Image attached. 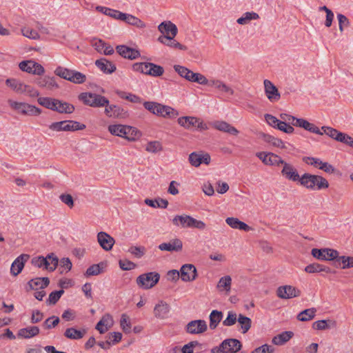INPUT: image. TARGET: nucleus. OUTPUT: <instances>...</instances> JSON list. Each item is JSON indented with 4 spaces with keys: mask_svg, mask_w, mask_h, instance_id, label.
<instances>
[{
    "mask_svg": "<svg viewBox=\"0 0 353 353\" xmlns=\"http://www.w3.org/2000/svg\"><path fill=\"white\" fill-rule=\"evenodd\" d=\"M108 130L112 135L121 137L130 141H134L141 136V133L137 128L130 125H110Z\"/></svg>",
    "mask_w": 353,
    "mask_h": 353,
    "instance_id": "f257e3e1",
    "label": "nucleus"
},
{
    "mask_svg": "<svg viewBox=\"0 0 353 353\" xmlns=\"http://www.w3.org/2000/svg\"><path fill=\"white\" fill-rule=\"evenodd\" d=\"M300 184L312 190H320L329 187V183L326 179L319 175L309 173H305L301 176Z\"/></svg>",
    "mask_w": 353,
    "mask_h": 353,
    "instance_id": "f03ea898",
    "label": "nucleus"
},
{
    "mask_svg": "<svg viewBox=\"0 0 353 353\" xmlns=\"http://www.w3.org/2000/svg\"><path fill=\"white\" fill-rule=\"evenodd\" d=\"M143 106L152 114L163 117L174 118L179 114L177 110L170 106L164 105L157 102L145 101Z\"/></svg>",
    "mask_w": 353,
    "mask_h": 353,
    "instance_id": "7ed1b4c3",
    "label": "nucleus"
},
{
    "mask_svg": "<svg viewBox=\"0 0 353 353\" xmlns=\"http://www.w3.org/2000/svg\"><path fill=\"white\" fill-rule=\"evenodd\" d=\"M172 223L175 226L196 228L199 230H204L206 227V225L203 221L197 220L186 214L175 216L172 219Z\"/></svg>",
    "mask_w": 353,
    "mask_h": 353,
    "instance_id": "20e7f679",
    "label": "nucleus"
},
{
    "mask_svg": "<svg viewBox=\"0 0 353 353\" xmlns=\"http://www.w3.org/2000/svg\"><path fill=\"white\" fill-rule=\"evenodd\" d=\"M174 70L183 78L190 82H195L201 85H207L208 80L201 73L194 72L188 68L179 65H174Z\"/></svg>",
    "mask_w": 353,
    "mask_h": 353,
    "instance_id": "39448f33",
    "label": "nucleus"
},
{
    "mask_svg": "<svg viewBox=\"0 0 353 353\" xmlns=\"http://www.w3.org/2000/svg\"><path fill=\"white\" fill-rule=\"evenodd\" d=\"M85 128L84 124L72 120L53 122L49 125V129L54 132H73Z\"/></svg>",
    "mask_w": 353,
    "mask_h": 353,
    "instance_id": "423d86ee",
    "label": "nucleus"
},
{
    "mask_svg": "<svg viewBox=\"0 0 353 353\" xmlns=\"http://www.w3.org/2000/svg\"><path fill=\"white\" fill-rule=\"evenodd\" d=\"M79 99L81 100L85 105L94 107L100 108L104 107L105 105L109 104V100L100 94L91 93V92H83L79 95Z\"/></svg>",
    "mask_w": 353,
    "mask_h": 353,
    "instance_id": "0eeeda50",
    "label": "nucleus"
},
{
    "mask_svg": "<svg viewBox=\"0 0 353 353\" xmlns=\"http://www.w3.org/2000/svg\"><path fill=\"white\" fill-rule=\"evenodd\" d=\"M160 274L156 272H150L139 275L137 279V285L145 290L154 287L159 281Z\"/></svg>",
    "mask_w": 353,
    "mask_h": 353,
    "instance_id": "6e6552de",
    "label": "nucleus"
},
{
    "mask_svg": "<svg viewBox=\"0 0 353 353\" xmlns=\"http://www.w3.org/2000/svg\"><path fill=\"white\" fill-rule=\"evenodd\" d=\"M8 103L12 108L17 110L23 114L37 116L41 113V110L40 108L26 103L9 100Z\"/></svg>",
    "mask_w": 353,
    "mask_h": 353,
    "instance_id": "1a4fd4ad",
    "label": "nucleus"
},
{
    "mask_svg": "<svg viewBox=\"0 0 353 353\" xmlns=\"http://www.w3.org/2000/svg\"><path fill=\"white\" fill-rule=\"evenodd\" d=\"M311 253L314 258L323 261L336 260L339 254L337 250L330 248H313Z\"/></svg>",
    "mask_w": 353,
    "mask_h": 353,
    "instance_id": "9d476101",
    "label": "nucleus"
},
{
    "mask_svg": "<svg viewBox=\"0 0 353 353\" xmlns=\"http://www.w3.org/2000/svg\"><path fill=\"white\" fill-rule=\"evenodd\" d=\"M178 123L185 129L196 128L200 130L207 129L205 123L200 121L199 119L194 117H181L177 120Z\"/></svg>",
    "mask_w": 353,
    "mask_h": 353,
    "instance_id": "9b49d317",
    "label": "nucleus"
},
{
    "mask_svg": "<svg viewBox=\"0 0 353 353\" xmlns=\"http://www.w3.org/2000/svg\"><path fill=\"white\" fill-rule=\"evenodd\" d=\"M19 66L22 71L33 74L42 75L45 72L44 68L41 64L32 60L23 61Z\"/></svg>",
    "mask_w": 353,
    "mask_h": 353,
    "instance_id": "f8f14e48",
    "label": "nucleus"
},
{
    "mask_svg": "<svg viewBox=\"0 0 353 353\" xmlns=\"http://www.w3.org/2000/svg\"><path fill=\"white\" fill-rule=\"evenodd\" d=\"M301 294L300 290L290 285L280 286L276 290L277 296L282 299H290L298 297Z\"/></svg>",
    "mask_w": 353,
    "mask_h": 353,
    "instance_id": "ddd939ff",
    "label": "nucleus"
},
{
    "mask_svg": "<svg viewBox=\"0 0 353 353\" xmlns=\"http://www.w3.org/2000/svg\"><path fill=\"white\" fill-rule=\"evenodd\" d=\"M256 156L266 165L279 166L283 160L277 154L272 152H259Z\"/></svg>",
    "mask_w": 353,
    "mask_h": 353,
    "instance_id": "4468645a",
    "label": "nucleus"
},
{
    "mask_svg": "<svg viewBox=\"0 0 353 353\" xmlns=\"http://www.w3.org/2000/svg\"><path fill=\"white\" fill-rule=\"evenodd\" d=\"M283 168L281 171V175L286 179L293 182H301V176L299 174L297 170L290 163L283 161V163H281Z\"/></svg>",
    "mask_w": 353,
    "mask_h": 353,
    "instance_id": "2eb2a0df",
    "label": "nucleus"
},
{
    "mask_svg": "<svg viewBox=\"0 0 353 353\" xmlns=\"http://www.w3.org/2000/svg\"><path fill=\"white\" fill-rule=\"evenodd\" d=\"M263 84L264 92L268 100L273 103L278 101L281 99L278 88L268 79L264 80Z\"/></svg>",
    "mask_w": 353,
    "mask_h": 353,
    "instance_id": "dca6fc26",
    "label": "nucleus"
},
{
    "mask_svg": "<svg viewBox=\"0 0 353 353\" xmlns=\"http://www.w3.org/2000/svg\"><path fill=\"white\" fill-rule=\"evenodd\" d=\"M188 160L192 166L199 167L201 163L209 165L211 158L208 153L194 152L190 154Z\"/></svg>",
    "mask_w": 353,
    "mask_h": 353,
    "instance_id": "f3484780",
    "label": "nucleus"
},
{
    "mask_svg": "<svg viewBox=\"0 0 353 353\" xmlns=\"http://www.w3.org/2000/svg\"><path fill=\"white\" fill-rule=\"evenodd\" d=\"M208 325L204 320H194L190 321L186 325V332L191 334H199L205 332Z\"/></svg>",
    "mask_w": 353,
    "mask_h": 353,
    "instance_id": "a211bd4d",
    "label": "nucleus"
},
{
    "mask_svg": "<svg viewBox=\"0 0 353 353\" xmlns=\"http://www.w3.org/2000/svg\"><path fill=\"white\" fill-rule=\"evenodd\" d=\"M181 279L183 281L188 282L196 279L197 271L195 266L192 264L183 265L180 269Z\"/></svg>",
    "mask_w": 353,
    "mask_h": 353,
    "instance_id": "6ab92c4d",
    "label": "nucleus"
},
{
    "mask_svg": "<svg viewBox=\"0 0 353 353\" xmlns=\"http://www.w3.org/2000/svg\"><path fill=\"white\" fill-rule=\"evenodd\" d=\"M158 30L162 34L161 37H176L178 33L176 26L170 21H164L158 26Z\"/></svg>",
    "mask_w": 353,
    "mask_h": 353,
    "instance_id": "aec40b11",
    "label": "nucleus"
},
{
    "mask_svg": "<svg viewBox=\"0 0 353 353\" xmlns=\"http://www.w3.org/2000/svg\"><path fill=\"white\" fill-rule=\"evenodd\" d=\"M116 50L122 57L130 60L136 59L141 56L140 52L137 49L125 45L117 46Z\"/></svg>",
    "mask_w": 353,
    "mask_h": 353,
    "instance_id": "412c9836",
    "label": "nucleus"
},
{
    "mask_svg": "<svg viewBox=\"0 0 353 353\" xmlns=\"http://www.w3.org/2000/svg\"><path fill=\"white\" fill-rule=\"evenodd\" d=\"M97 241L105 251L111 250L115 243L114 239L105 232H99L97 234Z\"/></svg>",
    "mask_w": 353,
    "mask_h": 353,
    "instance_id": "4be33fe9",
    "label": "nucleus"
},
{
    "mask_svg": "<svg viewBox=\"0 0 353 353\" xmlns=\"http://www.w3.org/2000/svg\"><path fill=\"white\" fill-rule=\"evenodd\" d=\"M221 347L224 349L225 353H236L241 349L242 345L238 339H228L222 341Z\"/></svg>",
    "mask_w": 353,
    "mask_h": 353,
    "instance_id": "5701e85b",
    "label": "nucleus"
},
{
    "mask_svg": "<svg viewBox=\"0 0 353 353\" xmlns=\"http://www.w3.org/2000/svg\"><path fill=\"white\" fill-rule=\"evenodd\" d=\"M293 126L303 128L316 134L323 135L322 131L317 126L304 119L297 118L294 123H293Z\"/></svg>",
    "mask_w": 353,
    "mask_h": 353,
    "instance_id": "b1692460",
    "label": "nucleus"
},
{
    "mask_svg": "<svg viewBox=\"0 0 353 353\" xmlns=\"http://www.w3.org/2000/svg\"><path fill=\"white\" fill-rule=\"evenodd\" d=\"M158 248L161 251L179 252L183 248V243L179 239H174L169 242L161 243Z\"/></svg>",
    "mask_w": 353,
    "mask_h": 353,
    "instance_id": "393cba45",
    "label": "nucleus"
},
{
    "mask_svg": "<svg viewBox=\"0 0 353 353\" xmlns=\"http://www.w3.org/2000/svg\"><path fill=\"white\" fill-rule=\"evenodd\" d=\"M170 307L164 301H160L154 307V315L156 318L165 319L168 316Z\"/></svg>",
    "mask_w": 353,
    "mask_h": 353,
    "instance_id": "a878e982",
    "label": "nucleus"
},
{
    "mask_svg": "<svg viewBox=\"0 0 353 353\" xmlns=\"http://www.w3.org/2000/svg\"><path fill=\"white\" fill-rule=\"evenodd\" d=\"M29 259L28 254H21L12 263L10 272L13 276H17L22 271L25 262Z\"/></svg>",
    "mask_w": 353,
    "mask_h": 353,
    "instance_id": "bb28decb",
    "label": "nucleus"
},
{
    "mask_svg": "<svg viewBox=\"0 0 353 353\" xmlns=\"http://www.w3.org/2000/svg\"><path fill=\"white\" fill-rule=\"evenodd\" d=\"M105 107V113L108 117L124 118L127 116V112L120 106L108 104Z\"/></svg>",
    "mask_w": 353,
    "mask_h": 353,
    "instance_id": "cd10ccee",
    "label": "nucleus"
},
{
    "mask_svg": "<svg viewBox=\"0 0 353 353\" xmlns=\"http://www.w3.org/2000/svg\"><path fill=\"white\" fill-rule=\"evenodd\" d=\"M212 126L217 130L226 132L234 136H236L239 132L236 128H234L230 123H227L226 121H214L212 123Z\"/></svg>",
    "mask_w": 353,
    "mask_h": 353,
    "instance_id": "c85d7f7f",
    "label": "nucleus"
},
{
    "mask_svg": "<svg viewBox=\"0 0 353 353\" xmlns=\"http://www.w3.org/2000/svg\"><path fill=\"white\" fill-rule=\"evenodd\" d=\"M92 46L99 52H103L105 55H110L114 53L113 48L101 39H93Z\"/></svg>",
    "mask_w": 353,
    "mask_h": 353,
    "instance_id": "c756f323",
    "label": "nucleus"
},
{
    "mask_svg": "<svg viewBox=\"0 0 353 353\" xmlns=\"http://www.w3.org/2000/svg\"><path fill=\"white\" fill-rule=\"evenodd\" d=\"M96 66L105 74H112L116 70V65L106 59L102 58L95 61Z\"/></svg>",
    "mask_w": 353,
    "mask_h": 353,
    "instance_id": "7c9ffc66",
    "label": "nucleus"
},
{
    "mask_svg": "<svg viewBox=\"0 0 353 353\" xmlns=\"http://www.w3.org/2000/svg\"><path fill=\"white\" fill-rule=\"evenodd\" d=\"M37 84L41 88H46L48 90H54L59 88L54 77H39L36 81Z\"/></svg>",
    "mask_w": 353,
    "mask_h": 353,
    "instance_id": "2f4dec72",
    "label": "nucleus"
},
{
    "mask_svg": "<svg viewBox=\"0 0 353 353\" xmlns=\"http://www.w3.org/2000/svg\"><path fill=\"white\" fill-rule=\"evenodd\" d=\"M175 37H159L158 41L162 44H164L168 47L173 48H178L181 50H185L187 47L179 43L176 40L174 39Z\"/></svg>",
    "mask_w": 353,
    "mask_h": 353,
    "instance_id": "473e14b6",
    "label": "nucleus"
},
{
    "mask_svg": "<svg viewBox=\"0 0 353 353\" xmlns=\"http://www.w3.org/2000/svg\"><path fill=\"white\" fill-rule=\"evenodd\" d=\"M321 130L323 131V134H325L327 135L329 137L341 142L344 139V137L345 133L338 131L336 129L333 128L329 126H322Z\"/></svg>",
    "mask_w": 353,
    "mask_h": 353,
    "instance_id": "72a5a7b5",
    "label": "nucleus"
},
{
    "mask_svg": "<svg viewBox=\"0 0 353 353\" xmlns=\"http://www.w3.org/2000/svg\"><path fill=\"white\" fill-rule=\"evenodd\" d=\"M74 110V106L69 103L57 99L53 111L60 114H71Z\"/></svg>",
    "mask_w": 353,
    "mask_h": 353,
    "instance_id": "f704fd0d",
    "label": "nucleus"
},
{
    "mask_svg": "<svg viewBox=\"0 0 353 353\" xmlns=\"http://www.w3.org/2000/svg\"><path fill=\"white\" fill-rule=\"evenodd\" d=\"M225 222L233 229H239L243 231H250L251 230L248 225L235 217H228L225 219Z\"/></svg>",
    "mask_w": 353,
    "mask_h": 353,
    "instance_id": "c9c22d12",
    "label": "nucleus"
},
{
    "mask_svg": "<svg viewBox=\"0 0 353 353\" xmlns=\"http://www.w3.org/2000/svg\"><path fill=\"white\" fill-rule=\"evenodd\" d=\"M294 335L291 331L283 332L273 337L272 342L276 345H283L290 341Z\"/></svg>",
    "mask_w": 353,
    "mask_h": 353,
    "instance_id": "e433bc0d",
    "label": "nucleus"
},
{
    "mask_svg": "<svg viewBox=\"0 0 353 353\" xmlns=\"http://www.w3.org/2000/svg\"><path fill=\"white\" fill-rule=\"evenodd\" d=\"M39 334V328L37 326H30L21 328L19 330L17 336L23 339H30Z\"/></svg>",
    "mask_w": 353,
    "mask_h": 353,
    "instance_id": "4c0bfd02",
    "label": "nucleus"
},
{
    "mask_svg": "<svg viewBox=\"0 0 353 353\" xmlns=\"http://www.w3.org/2000/svg\"><path fill=\"white\" fill-rule=\"evenodd\" d=\"M49 283L50 280L48 277H37L29 281L28 285L32 290H37V288L43 289L46 288Z\"/></svg>",
    "mask_w": 353,
    "mask_h": 353,
    "instance_id": "58836bf2",
    "label": "nucleus"
},
{
    "mask_svg": "<svg viewBox=\"0 0 353 353\" xmlns=\"http://www.w3.org/2000/svg\"><path fill=\"white\" fill-rule=\"evenodd\" d=\"M85 334L86 330L85 329L77 330L74 327H69L65 330L64 336L70 339L79 340L82 339Z\"/></svg>",
    "mask_w": 353,
    "mask_h": 353,
    "instance_id": "ea45409f",
    "label": "nucleus"
},
{
    "mask_svg": "<svg viewBox=\"0 0 353 353\" xmlns=\"http://www.w3.org/2000/svg\"><path fill=\"white\" fill-rule=\"evenodd\" d=\"M305 271L306 272L310 273V274L319 273V272H323L325 273H331L332 272V270L329 267L317 263H314L307 265L305 268Z\"/></svg>",
    "mask_w": 353,
    "mask_h": 353,
    "instance_id": "a19ab883",
    "label": "nucleus"
},
{
    "mask_svg": "<svg viewBox=\"0 0 353 353\" xmlns=\"http://www.w3.org/2000/svg\"><path fill=\"white\" fill-rule=\"evenodd\" d=\"M210 86H213L216 88L219 91L224 93H228L230 95L234 94L232 88L227 85L224 82L220 80H211L208 83Z\"/></svg>",
    "mask_w": 353,
    "mask_h": 353,
    "instance_id": "79ce46f5",
    "label": "nucleus"
},
{
    "mask_svg": "<svg viewBox=\"0 0 353 353\" xmlns=\"http://www.w3.org/2000/svg\"><path fill=\"white\" fill-rule=\"evenodd\" d=\"M259 19V15L255 12H246L241 17H239L236 22L239 25H247L252 20Z\"/></svg>",
    "mask_w": 353,
    "mask_h": 353,
    "instance_id": "37998d69",
    "label": "nucleus"
},
{
    "mask_svg": "<svg viewBox=\"0 0 353 353\" xmlns=\"http://www.w3.org/2000/svg\"><path fill=\"white\" fill-rule=\"evenodd\" d=\"M223 317V313L221 311L212 310L210 314V328L214 330Z\"/></svg>",
    "mask_w": 353,
    "mask_h": 353,
    "instance_id": "c03bdc74",
    "label": "nucleus"
},
{
    "mask_svg": "<svg viewBox=\"0 0 353 353\" xmlns=\"http://www.w3.org/2000/svg\"><path fill=\"white\" fill-rule=\"evenodd\" d=\"M144 202L146 205L154 208H160L165 209L168 205V201L161 198H157L154 200L145 199Z\"/></svg>",
    "mask_w": 353,
    "mask_h": 353,
    "instance_id": "a18cd8bd",
    "label": "nucleus"
},
{
    "mask_svg": "<svg viewBox=\"0 0 353 353\" xmlns=\"http://www.w3.org/2000/svg\"><path fill=\"white\" fill-rule=\"evenodd\" d=\"M316 312V309L314 307L305 309L297 315V319L301 321H307L312 320L314 318Z\"/></svg>",
    "mask_w": 353,
    "mask_h": 353,
    "instance_id": "49530a36",
    "label": "nucleus"
},
{
    "mask_svg": "<svg viewBox=\"0 0 353 353\" xmlns=\"http://www.w3.org/2000/svg\"><path fill=\"white\" fill-rule=\"evenodd\" d=\"M261 137L263 139V140L265 142L269 143L275 147H278L280 148H286L284 142L280 139L276 138L270 134H266L265 133H261Z\"/></svg>",
    "mask_w": 353,
    "mask_h": 353,
    "instance_id": "de8ad7c7",
    "label": "nucleus"
},
{
    "mask_svg": "<svg viewBox=\"0 0 353 353\" xmlns=\"http://www.w3.org/2000/svg\"><path fill=\"white\" fill-rule=\"evenodd\" d=\"M164 69L162 66L148 62V75L159 77L163 75Z\"/></svg>",
    "mask_w": 353,
    "mask_h": 353,
    "instance_id": "09e8293b",
    "label": "nucleus"
},
{
    "mask_svg": "<svg viewBox=\"0 0 353 353\" xmlns=\"http://www.w3.org/2000/svg\"><path fill=\"white\" fill-rule=\"evenodd\" d=\"M125 23H126L128 25L133 26H135L139 28H144L146 26L145 23L143 21H141L140 19H139L138 17H137L132 14H128V13L126 14Z\"/></svg>",
    "mask_w": 353,
    "mask_h": 353,
    "instance_id": "8fccbe9b",
    "label": "nucleus"
},
{
    "mask_svg": "<svg viewBox=\"0 0 353 353\" xmlns=\"http://www.w3.org/2000/svg\"><path fill=\"white\" fill-rule=\"evenodd\" d=\"M231 285H232V278L230 276H225L221 277L218 283H217V288L222 291L225 290L227 292H229L231 289Z\"/></svg>",
    "mask_w": 353,
    "mask_h": 353,
    "instance_id": "3c124183",
    "label": "nucleus"
},
{
    "mask_svg": "<svg viewBox=\"0 0 353 353\" xmlns=\"http://www.w3.org/2000/svg\"><path fill=\"white\" fill-rule=\"evenodd\" d=\"M238 322L241 325V329L243 334L246 333L251 327V319L241 314H239L238 316Z\"/></svg>",
    "mask_w": 353,
    "mask_h": 353,
    "instance_id": "603ef678",
    "label": "nucleus"
},
{
    "mask_svg": "<svg viewBox=\"0 0 353 353\" xmlns=\"http://www.w3.org/2000/svg\"><path fill=\"white\" fill-rule=\"evenodd\" d=\"M6 84L11 88L14 91L17 93L22 94L24 83L15 79H8L6 81Z\"/></svg>",
    "mask_w": 353,
    "mask_h": 353,
    "instance_id": "864d4df0",
    "label": "nucleus"
},
{
    "mask_svg": "<svg viewBox=\"0 0 353 353\" xmlns=\"http://www.w3.org/2000/svg\"><path fill=\"white\" fill-rule=\"evenodd\" d=\"M86 81V76L77 70H72L70 77H69V81L76 83L81 84Z\"/></svg>",
    "mask_w": 353,
    "mask_h": 353,
    "instance_id": "5fc2aeb1",
    "label": "nucleus"
},
{
    "mask_svg": "<svg viewBox=\"0 0 353 353\" xmlns=\"http://www.w3.org/2000/svg\"><path fill=\"white\" fill-rule=\"evenodd\" d=\"M57 99H53L50 97H39L37 100L38 103L51 110H54Z\"/></svg>",
    "mask_w": 353,
    "mask_h": 353,
    "instance_id": "6e6d98bb",
    "label": "nucleus"
},
{
    "mask_svg": "<svg viewBox=\"0 0 353 353\" xmlns=\"http://www.w3.org/2000/svg\"><path fill=\"white\" fill-rule=\"evenodd\" d=\"M32 264L39 268H44L48 270L49 263L48 259L43 256L34 257L31 261Z\"/></svg>",
    "mask_w": 353,
    "mask_h": 353,
    "instance_id": "4d7b16f0",
    "label": "nucleus"
},
{
    "mask_svg": "<svg viewBox=\"0 0 353 353\" xmlns=\"http://www.w3.org/2000/svg\"><path fill=\"white\" fill-rule=\"evenodd\" d=\"M117 94L121 99H125L130 102H132V103H141V99L139 97L134 94H131V93H126L125 92H123V91H117L116 92Z\"/></svg>",
    "mask_w": 353,
    "mask_h": 353,
    "instance_id": "13d9d810",
    "label": "nucleus"
},
{
    "mask_svg": "<svg viewBox=\"0 0 353 353\" xmlns=\"http://www.w3.org/2000/svg\"><path fill=\"white\" fill-rule=\"evenodd\" d=\"M120 325L122 329V330L125 334H129L131 332V323L129 316L125 314H123L121 317L120 320Z\"/></svg>",
    "mask_w": 353,
    "mask_h": 353,
    "instance_id": "bf43d9fd",
    "label": "nucleus"
},
{
    "mask_svg": "<svg viewBox=\"0 0 353 353\" xmlns=\"http://www.w3.org/2000/svg\"><path fill=\"white\" fill-rule=\"evenodd\" d=\"M163 150L161 143L158 141H150L145 146V150L150 153H157Z\"/></svg>",
    "mask_w": 353,
    "mask_h": 353,
    "instance_id": "052dcab7",
    "label": "nucleus"
},
{
    "mask_svg": "<svg viewBox=\"0 0 353 353\" xmlns=\"http://www.w3.org/2000/svg\"><path fill=\"white\" fill-rule=\"evenodd\" d=\"M60 319L58 316H52L48 318L43 323V327L45 329L50 330L55 327L59 323Z\"/></svg>",
    "mask_w": 353,
    "mask_h": 353,
    "instance_id": "680f3d73",
    "label": "nucleus"
},
{
    "mask_svg": "<svg viewBox=\"0 0 353 353\" xmlns=\"http://www.w3.org/2000/svg\"><path fill=\"white\" fill-rule=\"evenodd\" d=\"M103 263L99 264H94L91 266H90L85 273V275L86 276H97L99 275L101 272V270L103 268Z\"/></svg>",
    "mask_w": 353,
    "mask_h": 353,
    "instance_id": "e2e57ef3",
    "label": "nucleus"
},
{
    "mask_svg": "<svg viewBox=\"0 0 353 353\" xmlns=\"http://www.w3.org/2000/svg\"><path fill=\"white\" fill-rule=\"evenodd\" d=\"M72 70L68 69L62 66H58L55 70L54 74L59 77L69 81Z\"/></svg>",
    "mask_w": 353,
    "mask_h": 353,
    "instance_id": "0e129e2a",
    "label": "nucleus"
},
{
    "mask_svg": "<svg viewBox=\"0 0 353 353\" xmlns=\"http://www.w3.org/2000/svg\"><path fill=\"white\" fill-rule=\"evenodd\" d=\"M337 19L339 21V30L342 33L345 28H347L350 26V20L343 14H338Z\"/></svg>",
    "mask_w": 353,
    "mask_h": 353,
    "instance_id": "69168bd1",
    "label": "nucleus"
},
{
    "mask_svg": "<svg viewBox=\"0 0 353 353\" xmlns=\"http://www.w3.org/2000/svg\"><path fill=\"white\" fill-rule=\"evenodd\" d=\"M145 251L143 246H131L128 249V252L138 259L141 258L145 254Z\"/></svg>",
    "mask_w": 353,
    "mask_h": 353,
    "instance_id": "338daca9",
    "label": "nucleus"
},
{
    "mask_svg": "<svg viewBox=\"0 0 353 353\" xmlns=\"http://www.w3.org/2000/svg\"><path fill=\"white\" fill-rule=\"evenodd\" d=\"M337 261H340L342 263L343 269H347L353 268V257L352 256H338V258L336 259Z\"/></svg>",
    "mask_w": 353,
    "mask_h": 353,
    "instance_id": "774afa93",
    "label": "nucleus"
}]
</instances>
